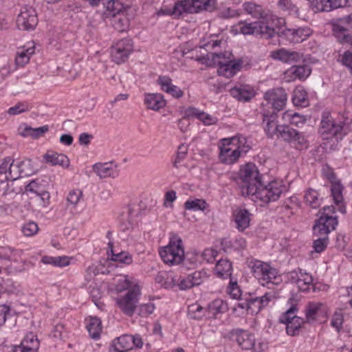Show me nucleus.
I'll return each mask as SVG.
<instances>
[{"instance_id":"f8f14e48","label":"nucleus","mask_w":352,"mask_h":352,"mask_svg":"<svg viewBox=\"0 0 352 352\" xmlns=\"http://www.w3.org/2000/svg\"><path fill=\"white\" fill-rule=\"evenodd\" d=\"M133 51V44L131 38H125L116 42L111 47L112 61L116 64L125 62Z\"/></svg>"},{"instance_id":"bf43d9fd","label":"nucleus","mask_w":352,"mask_h":352,"mask_svg":"<svg viewBox=\"0 0 352 352\" xmlns=\"http://www.w3.org/2000/svg\"><path fill=\"white\" fill-rule=\"evenodd\" d=\"M316 237L314 240L313 248L315 252L320 253L327 248L328 243V236L322 235H314Z\"/></svg>"},{"instance_id":"ea45409f","label":"nucleus","mask_w":352,"mask_h":352,"mask_svg":"<svg viewBox=\"0 0 352 352\" xmlns=\"http://www.w3.org/2000/svg\"><path fill=\"white\" fill-rule=\"evenodd\" d=\"M87 329L91 338L98 339L102 331L100 320L97 317H90L87 321Z\"/></svg>"},{"instance_id":"72a5a7b5","label":"nucleus","mask_w":352,"mask_h":352,"mask_svg":"<svg viewBox=\"0 0 352 352\" xmlns=\"http://www.w3.org/2000/svg\"><path fill=\"white\" fill-rule=\"evenodd\" d=\"M44 160L48 164L52 166H60L67 168L69 165V158L63 155L57 153H47L43 156Z\"/></svg>"},{"instance_id":"9b49d317","label":"nucleus","mask_w":352,"mask_h":352,"mask_svg":"<svg viewBox=\"0 0 352 352\" xmlns=\"http://www.w3.org/2000/svg\"><path fill=\"white\" fill-rule=\"evenodd\" d=\"M242 62L240 60H235L232 53L225 52L218 62L217 73L219 76L226 78H231L236 75L241 69Z\"/></svg>"},{"instance_id":"2eb2a0df","label":"nucleus","mask_w":352,"mask_h":352,"mask_svg":"<svg viewBox=\"0 0 352 352\" xmlns=\"http://www.w3.org/2000/svg\"><path fill=\"white\" fill-rule=\"evenodd\" d=\"M305 317L307 322L318 320L320 318H326L328 307L326 304L320 301H311L305 306Z\"/></svg>"},{"instance_id":"412c9836","label":"nucleus","mask_w":352,"mask_h":352,"mask_svg":"<svg viewBox=\"0 0 352 352\" xmlns=\"http://www.w3.org/2000/svg\"><path fill=\"white\" fill-rule=\"evenodd\" d=\"M39 348V341L36 335L28 333L24 338L21 344L14 346L12 352H37Z\"/></svg>"},{"instance_id":"a19ab883","label":"nucleus","mask_w":352,"mask_h":352,"mask_svg":"<svg viewBox=\"0 0 352 352\" xmlns=\"http://www.w3.org/2000/svg\"><path fill=\"white\" fill-rule=\"evenodd\" d=\"M214 270L219 277L227 278L231 276L232 264L227 259H221L217 262Z\"/></svg>"},{"instance_id":"393cba45","label":"nucleus","mask_w":352,"mask_h":352,"mask_svg":"<svg viewBox=\"0 0 352 352\" xmlns=\"http://www.w3.org/2000/svg\"><path fill=\"white\" fill-rule=\"evenodd\" d=\"M233 215L235 227L239 231L243 232L250 226L251 214L248 210L237 208Z\"/></svg>"},{"instance_id":"4be33fe9","label":"nucleus","mask_w":352,"mask_h":352,"mask_svg":"<svg viewBox=\"0 0 352 352\" xmlns=\"http://www.w3.org/2000/svg\"><path fill=\"white\" fill-rule=\"evenodd\" d=\"M270 56L275 60H278L287 63L298 62L302 58V55L301 54L294 51H289L284 48L272 51Z\"/></svg>"},{"instance_id":"b1692460","label":"nucleus","mask_w":352,"mask_h":352,"mask_svg":"<svg viewBox=\"0 0 352 352\" xmlns=\"http://www.w3.org/2000/svg\"><path fill=\"white\" fill-rule=\"evenodd\" d=\"M138 212L133 208H128L126 212H123L120 219V228L123 231L132 230L138 223Z\"/></svg>"},{"instance_id":"0e129e2a","label":"nucleus","mask_w":352,"mask_h":352,"mask_svg":"<svg viewBox=\"0 0 352 352\" xmlns=\"http://www.w3.org/2000/svg\"><path fill=\"white\" fill-rule=\"evenodd\" d=\"M289 111H285L283 114L284 118H288L291 122V124L299 126L300 124H303L305 122V118L299 114L298 113L295 112L293 114L288 113Z\"/></svg>"},{"instance_id":"8fccbe9b","label":"nucleus","mask_w":352,"mask_h":352,"mask_svg":"<svg viewBox=\"0 0 352 352\" xmlns=\"http://www.w3.org/2000/svg\"><path fill=\"white\" fill-rule=\"evenodd\" d=\"M208 207V204L203 199H195L187 200L184 204V208L186 210L198 211H204Z\"/></svg>"},{"instance_id":"dca6fc26","label":"nucleus","mask_w":352,"mask_h":352,"mask_svg":"<svg viewBox=\"0 0 352 352\" xmlns=\"http://www.w3.org/2000/svg\"><path fill=\"white\" fill-rule=\"evenodd\" d=\"M311 68L308 65H294L284 73V79L287 82H292L297 79L304 80L309 76Z\"/></svg>"},{"instance_id":"09e8293b","label":"nucleus","mask_w":352,"mask_h":352,"mask_svg":"<svg viewBox=\"0 0 352 352\" xmlns=\"http://www.w3.org/2000/svg\"><path fill=\"white\" fill-rule=\"evenodd\" d=\"M304 320L302 318H294L293 320L286 323V331L289 336H294L298 333Z\"/></svg>"},{"instance_id":"79ce46f5","label":"nucleus","mask_w":352,"mask_h":352,"mask_svg":"<svg viewBox=\"0 0 352 352\" xmlns=\"http://www.w3.org/2000/svg\"><path fill=\"white\" fill-rule=\"evenodd\" d=\"M222 54L223 53H210L207 54L206 56H196L195 60L198 61L199 63L204 65L207 67L218 66V62L220 61L222 57Z\"/></svg>"},{"instance_id":"6e6552de","label":"nucleus","mask_w":352,"mask_h":352,"mask_svg":"<svg viewBox=\"0 0 352 352\" xmlns=\"http://www.w3.org/2000/svg\"><path fill=\"white\" fill-rule=\"evenodd\" d=\"M234 30L243 34L261 35L265 38L272 37L275 30L263 21L248 23L239 21L235 26Z\"/></svg>"},{"instance_id":"4d7b16f0","label":"nucleus","mask_w":352,"mask_h":352,"mask_svg":"<svg viewBox=\"0 0 352 352\" xmlns=\"http://www.w3.org/2000/svg\"><path fill=\"white\" fill-rule=\"evenodd\" d=\"M173 283L182 290L188 289L193 287V283L190 275L185 277L175 276L173 278Z\"/></svg>"},{"instance_id":"58836bf2","label":"nucleus","mask_w":352,"mask_h":352,"mask_svg":"<svg viewBox=\"0 0 352 352\" xmlns=\"http://www.w3.org/2000/svg\"><path fill=\"white\" fill-rule=\"evenodd\" d=\"M274 135H276L277 138L281 139L285 142H292L294 137L296 135V130L287 125H280L277 128Z\"/></svg>"},{"instance_id":"7ed1b4c3","label":"nucleus","mask_w":352,"mask_h":352,"mask_svg":"<svg viewBox=\"0 0 352 352\" xmlns=\"http://www.w3.org/2000/svg\"><path fill=\"white\" fill-rule=\"evenodd\" d=\"M247 263L254 276L262 285L272 289V285L281 283L282 279L278 271L268 263L253 258L248 260Z\"/></svg>"},{"instance_id":"c9c22d12","label":"nucleus","mask_w":352,"mask_h":352,"mask_svg":"<svg viewBox=\"0 0 352 352\" xmlns=\"http://www.w3.org/2000/svg\"><path fill=\"white\" fill-rule=\"evenodd\" d=\"M115 287L117 292H122L125 289H131L135 285H139L136 280L125 275H118L114 278Z\"/></svg>"},{"instance_id":"c03bdc74","label":"nucleus","mask_w":352,"mask_h":352,"mask_svg":"<svg viewBox=\"0 0 352 352\" xmlns=\"http://www.w3.org/2000/svg\"><path fill=\"white\" fill-rule=\"evenodd\" d=\"M228 309L227 303L222 300L217 299L209 304L207 309V317L216 316L219 313H223Z\"/></svg>"},{"instance_id":"338daca9","label":"nucleus","mask_w":352,"mask_h":352,"mask_svg":"<svg viewBox=\"0 0 352 352\" xmlns=\"http://www.w3.org/2000/svg\"><path fill=\"white\" fill-rule=\"evenodd\" d=\"M155 309L153 302L141 304L138 307V314L142 317H147L152 314Z\"/></svg>"},{"instance_id":"e433bc0d","label":"nucleus","mask_w":352,"mask_h":352,"mask_svg":"<svg viewBox=\"0 0 352 352\" xmlns=\"http://www.w3.org/2000/svg\"><path fill=\"white\" fill-rule=\"evenodd\" d=\"M344 23L343 18L338 19L333 24V31L341 43H349L352 45V36L349 34H344L342 38H340L339 34H342L347 31L346 26Z\"/></svg>"},{"instance_id":"49530a36","label":"nucleus","mask_w":352,"mask_h":352,"mask_svg":"<svg viewBox=\"0 0 352 352\" xmlns=\"http://www.w3.org/2000/svg\"><path fill=\"white\" fill-rule=\"evenodd\" d=\"M48 131L47 126H43L41 127L33 129L30 126H25L21 132L23 136H30L34 139L38 138Z\"/></svg>"},{"instance_id":"864d4df0","label":"nucleus","mask_w":352,"mask_h":352,"mask_svg":"<svg viewBox=\"0 0 352 352\" xmlns=\"http://www.w3.org/2000/svg\"><path fill=\"white\" fill-rule=\"evenodd\" d=\"M82 197V192L79 189L72 190L67 197V206L72 208H76Z\"/></svg>"},{"instance_id":"4c0bfd02","label":"nucleus","mask_w":352,"mask_h":352,"mask_svg":"<svg viewBox=\"0 0 352 352\" xmlns=\"http://www.w3.org/2000/svg\"><path fill=\"white\" fill-rule=\"evenodd\" d=\"M132 336L123 335L113 341V347L117 352H125L132 349Z\"/></svg>"},{"instance_id":"f3484780","label":"nucleus","mask_w":352,"mask_h":352,"mask_svg":"<svg viewBox=\"0 0 352 352\" xmlns=\"http://www.w3.org/2000/svg\"><path fill=\"white\" fill-rule=\"evenodd\" d=\"M25 192L27 193L31 192L40 197L44 206L49 203L50 196L45 188V184L43 180L36 179L32 181L25 186Z\"/></svg>"},{"instance_id":"603ef678","label":"nucleus","mask_w":352,"mask_h":352,"mask_svg":"<svg viewBox=\"0 0 352 352\" xmlns=\"http://www.w3.org/2000/svg\"><path fill=\"white\" fill-rule=\"evenodd\" d=\"M311 9L314 12L331 11L328 0H308Z\"/></svg>"},{"instance_id":"0eeeda50","label":"nucleus","mask_w":352,"mask_h":352,"mask_svg":"<svg viewBox=\"0 0 352 352\" xmlns=\"http://www.w3.org/2000/svg\"><path fill=\"white\" fill-rule=\"evenodd\" d=\"M141 289L139 285H135L124 295L116 299V302L120 310L126 316L131 317L138 307Z\"/></svg>"},{"instance_id":"473e14b6","label":"nucleus","mask_w":352,"mask_h":352,"mask_svg":"<svg viewBox=\"0 0 352 352\" xmlns=\"http://www.w3.org/2000/svg\"><path fill=\"white\" fill-rule=\"evenodd\" d=\"M175 18H179L184 14H195L191 0L177 1L173 6Z\"/></svg>"},{"instance_id":"774afa93","label":"nucleus","mask_w":352,"mask_h":352,"mask_svg":"<svg viewBox=\"0 0 352 352\" xmlns=\"http://www.w3.org/2000/svg\"><path fill=\"white\" fill-rule=\"evenodd\" d=\"M193 287L201 285L208 278L207 274L204 271H196L190 275Z\"/></svg>"},{"instance_id":"cd10ccee","label":"nucleus","mask_w":352,"mask_h":352,"mask_svg":"<svg viewBox=\"0 0 352 352\" xmlns=\"http://www.w3.org/2000/svg\"><path fill=\"white\" fill-rule=\"evenodd\" d=\"M291 279L294 281L300 291L306 292L309 289L313 282L312 276L305 272H293L291 274Z\"/></svg>"},{"instance_id":"c756f323","label":"nucleus","mask_w":352,"mask_h":352,"mask_svg":"<svg viewBox=\"0 0 352 352\" xmlns=\"http://www.w3.org/2000/svg\"><path fill=\"white\" fill-rule=\"evenodd\" d=\"M144 102L151 110H160L165 107L166 101L160 94H148L145 95Z\"/></svg>"},{"instance_id":"4468645a","label":"nucleus","mask_w":352,"mask_h":352,"mask_svg":"<svg viewBox=\"0 0 352 352\" xmlns=\"http://www.w3.org/2000/svg\"><path fill=\"white\" fill-rule=\"evenodd\" d=\"M16 23L20 29H34L38 23L36 10L32 7H23L18 15Z\"/></svg>"},{"instance_id":"3c124183","label":"nucleus","mask_w":352,"mask_h":352,"mask_svg":"<svg viewBox=\"0 0 352 352\" xmlns=\"http://www.w3.org/2000/svg\"><path fill=\"white\" fill-rule=\"evenodd\" d=\"M18 163L21 168L22 177L30 176L36 171V168L32 162L29 159L18 162Z\"/></svg>"},{"instance_id":"a211bd4d","label":"nucleus","mask_w":352,"mask_h":352,"mask_svg":"<svg viewBox=\"0 0 352 352\" xmlns=\"http://www.w3.org/2000/svg\"><path fill=\"white\" fill-rule=\"evenodd\" d=\"M232 96L241 102H249L256 95V89L250 85L236 86L230 91Z\"/></svg>"},{"instance_id":"69168bd1","label":"nucleus","mask_w":352,"mask_h":352,"mask_svg":"<svg viewBox=\"0 0 352 352\" xmlns=\"http://www.w3.org/2000/svg\"><path fill=\"white\" fill-rule=\"evenodd\" d=\"M343 313L341 309L336 310L332 317L331 324L338 331L342 328L343 323Z\"/></svg>"},{"instance_id":"6e6d98bb","label":"nucleus","mask_w":352,"mask_h":352,"mask_svg":"<svg viewBox=\"0 0 352 352\" xmlns=\"http://www.w3.org/2000/svg\"><path fill=\"white\" fill-rule=\"evenodd\" d=\"M305 200L313 208L320 206V200L318 199V193L314 189H308L305 194Z\"/></svg>"},{"instance_id":"ddd939ff","label":"nucleus","mask_w":352,"mask_h":352,"mask_svg":"<svg viewBox=\"0 0 352 352\" xmlns=\"http://www.w3.org/2000/svg\"><path fill=\"white\" fill-rule=\"evenodd\" d=\"M233 340H234L242 349L250 350L252 349L254 352H263L264 346L263 344H259L257 347L255 345V338L252 334L249 333L248 331L241 329L233 330L231 333Z\"/></svg>"},{"instance_id":"9d476101","label":"nucleus","mask_w":352,"mask_h":352,"mask_svg":"<svg viewBox=\"0 0 352 352\" xmlns=\"http://www.w3.org/2000/svg\"><path fill=\"white\" fill-rule=\"evenodd\" d=\"M324 212L317 220L316 223L313 228L314 235H322L328 236L329 233L336 229L338 225L336 217L331 216V213L335 212L333 206H326L323 208Z\"/></svg>"},{"instance_id":"20e7f679","label":"nucleus","mask_w":352,"mask_h":352,"mask_svg":"<svg viewBox=\"0 0 352 352\" xmlns=\"http://www.w3.org/2000/svg\"><path fill=\"white\" fill-rule=\"evenodd\" d=\"M241 189L242 195L250 197L256 192V189L261 186V175L257 166L252 163H248L239 170Z\"/></svg>"},{"instance_id":"13d9d810","label":"nucleus","mask_w":352,"mask_h":352,"mask_svg":"<svg viewBox=\"0 0 352 352\" xmlns=\"http://www.w3.org/2000/svg\"><path fill=\"white\" fill-rule=\"evenodd\" d=\"M111 259L114 261L120 262L124 264H130L132 263V256L131 255L126 252H120L118 253H116L114 250L111 248Z\"/></svg>"},{"instance_id":"052dcab7","label":"nucleus","mask_w":352,"mask_h":352,"mask_svg":"<svg viewBox=\"0 0 352 352\" xmlns=\"http://www.w3.org/2000/svg\"><path fill=\"white\" fill-rule=\"evenodd\" d=\"M278 4L283 10L287 11L291 14L298 16V10L292 0H278Z\"/></svg>"},{"instance_id":"5701e85b","label":"nucleus","mask_w":352,"mask_h":352,"mask_svg":"<svg viewBox=\"0 0 352 352\" xmlns=\"http://www.w3.org/2000/svg\"><path fill=\"white\" fill-rule=\"evenodd\" d=\"M157 82L163 91L171 95L173 97L179 98L183 96L182 89L172 83V80L170 77L160 76Z\"/></svg>"},{"instance_id":"5fc2aeb1","label":"nucleus","mask_w":352,"mask_h":352,"mask_svg":"<svg viewBox=\"0 0 352 352\" xmlns=\"http://www.w3.org/2000/svg\"><path fill=\"white\" fill-rule=\"evenodd\" d=\"M195 116L205 125L214 124L217 122V118L206 111H197L194 115H188V117Z\"/></svg>"},{"instance_id":"6ab92c4d","label":"nucleus","mask_w":352,"mask_h":352,"mask_svg":"<svg viewBox=\"0 0 352 352\" xmlns=\"http://www.w3.org/2000/svg\"><path fill=\"white\" fill-rule=\"evenodd\" d=\"M35 52V43L34 41L27 43L23 46L18 48L15 63L18 67H23L30 61V57Z\"/></svg>"},{"instance_id":"e2e57ef3","label":"nucleus","mask_w":352,"mask_h":352,"mask_svg":"<svg viewBox=\"0 0 352 352\" xmlns=\"http://www.w3.org/2000/svg\"><path fill=\"white\" fill-rule=\"evenodd\" d=\"M38 231V225L34 221L25 223L21 227V232L25 236H32Z\"/></svg>"},{"instance_id":"1a4fd4ad","label":"nucleus","mask_w":352,"mask_h":352,"mask_svg":"<svg viewBox=\"0 0 352 352\" xmlns=\"http://www.w3.org/2000/svg\"><path fill=\"white\" fill-rule=\"evenodd\" d=\"M287 103V94L285 90L282 87H276L264 93L261 107L273 110H283Z\"/></svg>"},{"instance_id":"7c9ffc66","label":"nucleus","mask_w":352,"mask_h":352,"mask_svg":"<svg viewBox=\"0 0 352 352\" xmlns=\"http://www.w3.org/2000/svg\"><path fill=\"white\" fill-rule=\"evenodd\" d=\"M263 122L266 124L265 131L268 136L273 138L277 128L280 126L277 124V113L276 111H265L263 115Z\"/></svg>"},{"instance_id":"bb28decb","label":"nucleus","mask_w":352,"mask_h":352,"mask_svg":"<svg viewBox=\"0 0 352 352\" xmlns=\"http://www.w3.org/2000/svg\"><path fill=\"white\" fill-rule=\"evenodd\" d=\"M312 32L308 27H300L296 29H287L285 34L293 43H300L307 39Z\"/></svg>"},{"instance_id":"2f4dec72","label":"nucleus","mask_w":352,"mask_h":352,"mask_svg":"<svg viewBox=\"0 0 352 352\" xmlns=\"http://www.w3.org/2000/svg\"><path fill=\"white\" fill-rule=\"evenodd\" d=\"M278 291L272 289L266 292L261 297L251 298V303L254 305V307L257 309L256 312H258L262 308L267 306L270 302L278 298Z\"/></svg>"},{"instance_id":"de8ad7c7","label":"nucleus","mask_w":352,"mask_h":352,"mask_svg":"<svg viewBox=\"0 0 352 352\" xmlns=\"http://www.w3.org/2000/svg\"><path fill=\"white\" fill-rule=\"evenodd\" d=\"M188 316L193 319L199 320L204 316L207 317V309H204L198 304H192L188 306Z\"/></svg>"},{"instance_id":"a18cd8bd","label":"nucleus","mask_w":352,"mask_h":352,"mask_svg":"<svg viewBox=\"0 0 352 352\" xmlns=\"http://www.w3.org/2000/svg\"><path fill=\"white\" fill-rule=\"evenodd\" d=\"M243 10L252 17L256 19H263L265 13L262 7L252 2H246L243 4Z\"/></svg>"},{"instance_id":"f704fd0d","label":"nucleus","mask_w":352,"mask_h":352,"mask_svg":"<svg viewBox=\"0 0 352 352\" xmlns=\"http://www.w3.org/2000/svg\"><path fill=\"white\" fill-rule=\"evenodd\" d=\"M292 102L295 107L305 108L309 105L307 93L305 88L298 86L294 90L292 96Z\"/></svg>"},{"instance_id":"f03ea898","label":"nucleus","mask_w":352,"mask_h":352,"mask_svg":"<svg viewBox=\"0 0 352 352\" xmlns=\"http://www.w3.org/2000/svg\"><path fill=\"white\" fill-rule=\"evenodd\" d=\"M348 113V111L338 113L336 121L329 111L324 113L320 129V133L323 139H329L331 137H336L341 133L346 134L349 133L352 120L349 116Z\"/></svg>"},{"instance_id":"f257e3e1","label":"nucleus","mask_w":352,"mask_h":352,"mask_svg":"<svg viewBox=\"0 0 352 352\" xmlns=\"http://www.w3.org/2000/svg\"><path fill=\"white\" fill-rule=\"evenodd\" d=\"M219 160L227 164L235 163L242 153H246L250 146L247 144L246 138L236 135L231 138L222 139L219 145Z\"/></svg>"},{"instance_id":"423d86ee","label":"nucleus","mask_w":352,"mask_h":352,"mask_svg":"<svg viewBox=\"0 0 352 352\" xmlns=\"http://www.w3.org/2000/svg\"><path fill=\"white\" fill-rule=\"evenodd\" d=\"M285 187L281 182L273 181L266 186H258L256 192L252 194L251 199L254 201H261L264 204L276 201L284 190Z\"/></svg>"},{"instance_id":"39448f33","label":"nucleus","mask_w":352,"mask_h":352,"mask_svg":"<svg viewBox=\"0 0 352 352\" xmlns=\"http://www.w3.org/2000/svg\"><path fill=\"white\" fill-rule=\"evenodd\" d=\"M160 255L162 261L169 265L179 264L184 257L181 238L175 235L173 236L169 243L160 249Z\"/></svg>"},{"instance_id":"c85d7f7f","label":"nucleus","mask_w":352,"mask_h":352,"mask_svg":"<svg viewBox=\"0 0 352 352\" xmlns=\"http://www.w3.org/2000/svg\"><path fill=\"white\" fill-rule=\"evenodd\" d=\"M6 161H9V166L5 173L6 180H11V184L13 185L18 178L22 177L21 168L18 162L14 163V160L11 157H6L1 160V162H5Z\"/></svg>"},{"instance_id":"37998d69","label":"nucleus","mask_w":352,"mask_h":352,"mask_svg":"<svg viewBox=\"0 0 352 352\" xmlns=\"http://www.w3.org/2000/svg\"><path fill=\"white\" fill-rule=\"evenodd\" d=\"M195 13L212 11L216 7V0H191Z\"/></svg>"},{"instance_id":"aec40b11","label":"nucleus","mask_w":352,"mask_h":352,"mask_svg":"<svg viewBox=\"0 0 352 352\" xmlns=\"http://www.w3.org/2000/svg\"><path fill=\"white\" fill-rule=\"evenodd\" d=\"M93 170L100 178L116 177L118 175L117 165L113 162L96 163Z\"/></svg>"},{"instance_id":"680f3d73","label":"nucleus","mask_w":352,"mask_h":352,"mask_svg":"<svg viewBox=\"0 0 352 352\" xmlns=\"http://www.w3.org/2000/svg\"><path fill=\"white\" fill-rule=\"evenodd\" d=\"M331 195L334 202L338 204L342 201V186L340 182H333L331 185Z\"/></svg>"},{"instance_id":"a878e982","label":"nucleus","mask_w":352,"mask_h":352,"mask_svg":"<svg viewBox=\"0 0 352 352\" xmlns=\"http://www.w3.org/2000/svg\"><path fill=\"white\" fill-rule=\"evenodd\" d=\"M117 3L118 5V2H116L114 1H109L107 3V9L111 10L114 12L116 9H114V5ZM113 19L112 20V25L115 30L118 32H124L127 30L129 25V21L127 17L124 14H118L116 15L115 12L113 13Z\"/></svg>"}]
</instances>
